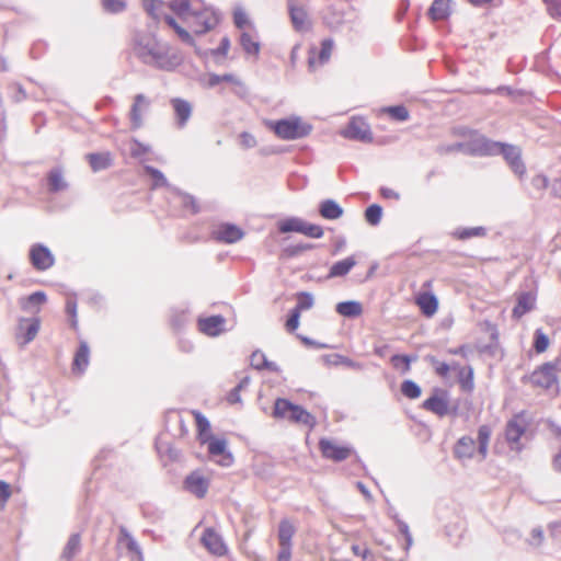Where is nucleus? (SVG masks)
I'll use <instances>...</instances> for the list:
<instances>
[{
    "label": "nucleus",
    "instance_id": "nucleus-1",
    "mask_svg": "<svg viewBox=\"0 0 561 561\" xmlns=\"http://www.w3.org/2000/svg\"><path fill=\"white\" fill-rule=\"evenodd\" d=\"M168 44L157 39L149 32H136L133 36V51L144 64L170 71L176 68L181 58L170 54Z\"/></svg>",
    "mask_w": 561,
    "mask_h": 561
},
{
    "label": "nucleus",
    "instance_id": "nucleus-2",
    "mask_svg": "<svg viewBox=\"0 0 561 561\" xmlns=\"http://www.w3.org/2000/svg\"><path fill=\"white\" fill-rule=\"evenodd\" d=\"M491 434V427L486 424H483L478 428L477 442L468 435L460 437L453 449L455 458L459 460L472 459L476 453V446L478 444V454L480 455L481 460H484L488 456Z\"/></svg>",
    "mask_w": 561,
    "mask_h": 561
},
{
    "label": "nucleus",
    "instance_id": "nucleus-3",
    "mask_svg": "<svg viewBox=\"0 0 561 561\" xmlns=\"http://www.w3.org/2000/svg\"><path fill=\"white\" fill-rule=\"evenodd\" d=\"M220 21L219 13L201 0L193 11L184 18V23L195 35H204L214 30Z\"/></svg>",
    "mask_w": 561,
    "mask_h": 561
},
{
    "label": "nucleus",
    "instance_id": "nucleus-4",
    "mask_svg": "<svg viewBox=\"0 0 561 561\" xmlns=\"http://www.w3.org/2000/svg\"><path fill=\"white\" fill-rule=\"evenodd\" d=\"M265 126L282 140H296L310 135L312 126L300 116L291 115L277 121H266Z\"/></svg>",
    "mask_w": 561,
    "mask_h": 561
},
{
    "label": "nucleus",
    "instance_id": "nucleus-5",
    "mask_svg": "<svg viewBox=\"0 0 561 561\" xmlns=\"http://www.w3.org/2000/svg\"><path fill=\"white\" fill-rule=\"evenodd\" d=\"M526 425L523 414H515L507 421L504 435L511 450L522 451L524 446L520 443V438L526 432Z\"/></svg>",
    "mask_w": 561,
    "mask_h": 561
},
{
    "label": "nucleus",
    "instance_id": "nucleus-6",
    "mask_svg": "<svg viewBox=\"0 0 561 561\" xmlns=\"http://www.w3.org/2000/svg\"><path fill=\"white\" fill-rule=\"evenodd\" d=\"M455 148L465 149L466 152L472 156H497L500 141H494L484 136H479L471 139L466 146L457 144Z\"/></svg>",
    "mask_w": 561,
    "mask_h": 561
},
{
    "label": "nucleus",
    "instance_id": "nucleus-7",
    "mask_svg": "<svg viewBox=\"0 0 561 561\" xmlns=\"http://www.w3.org/2000/svg\"><path fill=\"white\" fill-rule=\"evenodd\" d=\"M342 136L344 138L362 142L373 141L370 126L366 123L364 118L360 117L351 118L346 128L343 129Z\"/></svg>",
    "mask_w": 561,
    "mask_h": 561
},
{
    "label": "nucleus",
    "instance_id": "nucleus-8",
    "mask_svg": "<svg viewBox=\"0 0 561 561\" xmlns=\"http://www.w3.org/2000/svg\"><path fill=\"white\" fill-rule=\"evenodd\" d=\"M558 363L559 362H548L541 365L531 374V382L545 389L552 388L554 385L558 383V378L556 374Z\"/></svg>",
    "mask_w": 561,
    "mask_h": 561
},
{
    "label": "nucleus",
    "instance_id": "nucleus-9",
    "mask_svg": "<svg viewBox=\"0 0 561 561\" xmlns=\"http://www.w3.org/2000/svg\"><path fill=\"white\" fill-rule=\"evenodd\" d=\"M422 408L431 411L439 417L448 415L450 407L447 391L443 389H435L434 393L423 402Z\"/></svg>",
    "mask_w": 561,
    "mask_h": 561
},
{
    "label": "nucleus",
    "instance_id": "nucleus-10",
    "mask_svg": "<svg viewBox=\"0 0 561 561\" xmlns=\"http://www.w3.org/2000/svg\"><path fill=\"white\" fill-rule=\"evenodd\" d=\"M30 261L37 271H46L55 264V257L50 250L41 243L31 247Z\"/></svg>",
    "mask_w": 561,
    "mask_h": 561
},
{
    "label": "nucleus",
    "instance_id": "nucleus-11",
    "mask_svg": "<svg viewBox=\"0 0 561 561\" xmlns=\"http://www.w3.org/2000/svg\"><path fill=\"white\" fill-rule=\"evenodd\" d=\"M319 449L324 458L335 462L347 459L352 453L350 447L337 445L334 440L329 438H321L319 440Z\"/></svg>",
    "mask_w": 561,
    "mask_h": 561
},
{
    "label": "nucleus",
    "instance_id": "nucleus-12",
    "mask_svg": "<svg viewBox=\"0 0 561 561\" xmlns=\"http://www.w3.org/2000/svg\"><path fill=\"white\" fill-rule=\"evenodd\" d=\"M499 154H502L514 173L523 175L526 172L522 152L517 146L500 142Z\"/></svg>",
    "mask_w": 561,
    "mask_h": 561
},
{
    "label": "nucleus",
    "instance_id": "nucleus-13",
    "mask_svg": "<svg viewBox=\"0 0 561 561\" xmlns=\"http://www.w3.org/2000/svg\"><path fill=\"white\" fill-rule=\"evenodd\" d=\"M41 328L38 318L21 319L16 329L15 337L21 346H25L32 342Z\"/></svg>",
    "mask_w": 561,
    "mask_h": 561
},
{
    "label": "nucleus",
    "instance_id": "nucleus-14",
    "mask_svg": "<svg viewBox=\"0 0 561 561\" xmlns=\"http://www.w3.org/2000/svg\"><path fill=\"white\" fill-rule=\"evenodd\" d=\"M184 488L198 499H203L209 488V481L199 471H193L184 480Z\"/></svg>",
    "mask_w": 561,
    "mask_h": 561
},
{
    "label": "nucleus",
    "instance_id": "nucleus-15",
    "mask_svg": "<svg viewBox=\"0 0 561 561\" xmlns=\"http://www.w3.org/2000/svg\"><path fill=\"white\" fill-rule=\"evenodd\" d=\"M244 232L233 224H222L214 232L215 240L224 243H234L241 240Z\"/></svg>",
    "mask_w": 561,
    "mask_h": 561
},
{
    "label": "nucleus",
    "instance_id": "nucleus-16",
    "mask_svg": "<svg viewBox=\"0 0 561 561\" xmlns=\"http://www.w3.org/2000/svg\"><path fill=\"white\" fill-rule=\"evenodd\" d=\"M170 103L174 111L176 126L179 128L185 127L193 113L192 104L181 98H173L171 99Z\"/></svg>",
    "mask_w": 561,
    "mask_h": 561
},
{
    "label": "nucleus",
    "instance_id": "nucleus-17",
    "mask_svg": "<svg viewBox=\"0 0 561 561\" xmlns=\"http://www.w3.org/2000/svg\"><path fill=\"white\" fill-rule=\"evenodd\" d=\"M150 106V100L142 93L136 94L134 103L129 112V118L134 129L142 126V113L147 112Z\"/></svg>",
    "mask_w": 561,
    "mask_h": 561
},
{
    "label": "nucleus",
    "instance_id": "nucleus-18",
    "mask_svg": "<svg viewBox=\"0 0 561 561\" xmlns=\"http://www.w3.org/2000/svg\"><path fill=\"white\" fill-rule=\"evenodd\" d=\"M536 307V295L531 291H522L517 294L516 306L513 308L512 316L520 319L524 314L530 312Z\"/></svg>",
    "mask_w": 561,
    "mask_h": 561
},
{
    "label": "nucleus",
    "instance_id": "nucleus-19",
    "mask_svg": "<svg viewBox=\"0 0 561 561\" xmlns=\"http://www.w3.org/2000/svg\"><path fill=\"white\" fill-rule=\"evenodd\" d=\"M204 546L216 556H224L227 551L226 545L219 534L213 528L205 529L202 536Z\"/></svg>",
    "mask_w": 561,
    "mask_h": 561
},
{
    "label": "nucleus",
    "instance_id": "nucleus-20",
    "mask_svg": "<svg viewBox=\"0 0 561 561\" xmlns=\"http://www.w3.org/2000/svg\"><path fill=\"white\" fill-rule=\"evenodd\" d=\"M225 322V318L220 314L201 318L198 320V329L206 335L217 336L222 332Z\"/></svg>",
    "mask_w": 561,
    "mask_h": 561
},
{
    "label": "nucleus",
    "instance_id": "nucleus-21",
    "mask_svg": "<svg viewBox=\"0 0 561 561\" xmlns=\"http://www.w3.org/2000/svg\"><path fill=\"white\" fill-rule=\"evenodd\" d=\"M46 301V294L42 290H38L28 296L21 297L19 299V305L23 311L28 313H36L41 310V306Z\"/></svg>",
    "mask_w": 561,
    "mask_h": 561
},
{
    "label": "nucleus",
    "instance_id": "nucleus-22",
    "mask_svg": "<svg viewBox=\"0 0 561 561\" xmlns=\"http://www.w3.org/2000/svg\"><path fill=\"white\" fill-rule=\"evenodd\" d=\"M288 11L293 26L297 32H306L309 30L308 14L302 7L296 5L293 0H289Z\"/></svg>",
    "mask_w": 561,
    "mask_h": 561
},
{
    "label": "nucleus",
    "instance_id": "nucleus-23",
    "mask_svg": "<svg viewBox=\"0 0 561 561\" xmlns=\"http://www.w3.org/2000/svg\"><path fill=\"white\" fill-rule=\"evenodd\" d=\"M206 443L208 444V453L211 456L224 455V459L220 462L222 466H230L232 463V455L226 453L227 440L225 438H215L210 435Z\"/></svg>",
    "mask_w": 561,
    "mask_h": 561
},
{
    "label": "nucleus",
    "instance_id": "nucleus-24",
    "mask_svg": "<svg viewBox=\"0 0 561 561\" xmlns=\"http://www.w3.org/2000/svg\"><path fill=\"white\" fill-rule=\"evenodd\" d=\"M416 305L421 312L430 318L433 317L438 309V299L433 293L424 291L417 295Z\"/></svg>",
    "mask_w": 561,
    "mask_h": 561
},
{
    "label": "nucleus",
    "instance_id": "nucleus-25",
    "mask_svg": "<svg viewBox=\"0 0 561 561\" xmlns=\"http://www.w3.org/2000/svg\"><path fill=\"white\" fill-rule=\"evenodd\" d=\"M287 420L293 423L304 424L309 428H313L317 424V420L311 413H309L301 405L295 403L290 409L289 416Z\"/></svg>",
    "mask_w": 561,
    "mask_h": 561
},
{
    "label": "nucleus",
    "instance_id": "nucleus-26",
    "mask_svg": "<svg viewBox=\"0 0 561 561\" xmlns=\"http://www.w3.org/2000/svg\"><path fill=\"white\" fill-rule=\"evenodd\" d=\"M81 549V535L79 533L70 535L60 554V560L72 561L80 553Z\"/></svg>",
    "mask_w": 561,
    "mask_h": 561
},
{
    "label": "nucleus",
    "instance_id": "nucleus-27",
    "mask_svg": "<svg viewBox=\"0 0 561 561\" xmlns=\"http://www.w3.org/2000/svg\"><path fill=\"white\" fill-rule=\"evenodd\" d=\"M343 208L334 199H324L319 204V214L328 220H335L343 216Z\"/></svg>",
    "mask_w": 561,
    "mask_h": 561
},
{
    "label": "nucleus",
    "instance_id": "nucleus-28",
    "mask_svg": "<svg viewBox=\"0 0 561 561\" xmlns=\"http://www.w3.org/2000/svg\"><path fill=\"white\" fill-rule=\"evenodd\" d=\"M90 358V348L85 341H81L75 354L72 362V370L82 374L88 365Z\"/></svg>",
    "mask_w": 561,
    "mask_h": 561
},
{
    "label": "nucleus",
    "instance_id": "nucleus-29",
    "mask_svg": "<svg viewBox=\"0 0 561 561\" xmlns=\"http://www.w3.org/2000/svg\"><path fill=\"white\" fill-rule=\"evenodd\" d=\"M48 190L50 193H58L68 188V183L64 178L62 169L53 168L47 174Z\"/></svg>",
    "mask_w": 561,
    "mask_h": 561
},
{
    "label": "nucleus",
    "instance_id": "nucleus-30",
    "mask_svg": "<svg viewBox=\"0 0 561 561\" xmlns=\"http://www.w3.org/2000/svg\"><path fill=\"white\" fill-rule=\"evenodd\" d=\"M355 265L356 260L354 259V256H348L344 260L337 261L331 266L328 277H343L347 275Z\"/></svg>",
    "mask_w": 561,
    "mask_h": 561
},
{
    "label": "nucleus",
    "instance_id": "nucleus-31",
    "mask_svg": "<svg viewBox=\"0 0 561 561\" xmlns=\"http://www.w3.org/2000/svg\"><path fill=\"white\" fill-rule=\"evenodd\" d=\"M450 0H434L428 9V15L434 21L445 20L450 14Z\"/></svg>",
    "mask_w": 561,
    "mask_h": 561
},
{
    "label": "nucleus",
    "instance_id": "nucleus-32",
    "mask_svg": "<svg viewBox=\"0 0 561 561\" xmlns=\"http://www.w3.org/2000/svg\"><path fill=\"white\" fill-rule=\"evenodd\" d=\"M201 0H171L169 8L182 20L190 14Z\"/></svg>",
    "mask_w": 561,
    "mask_h": 561
},
{
    "label": "nucleus",
    "instance_id": "nucleus-33",
    "mask_svg": "<svg viewBox=\"0 0 561 561\" xmlns=\"http://www.w3.org/2000/svg\"><path fill=\"white\" fill-rule=\"evenodd\" d=\"M87 159L89 161L91 169L94 172L105 170L110 168L112 164V158L108 152L89 153L87 154Z\"/></svg>",
    "mask_w": 561,
    "mask_h": 561
},
{
    "label": "nucleus",
    "instance_id": "nucleus-34",
    "mask_svg": "<svg viewBox=\"0 0 561 561\" xmlns=\"http://www.w3.org/2000/svg\"><path fill=\"white\" fill-rule=\"evenodd\" d=\"M163 20L164 22L171 27L174 30V32L176 33V35L179 36V38L185 43L186 45H190V46H195L196 43H195V39L193 37V35L187 31L185 30L184 27H182L173 16L169 15V14H164L163 15Z\"/></svg>",
    "mask_w": 561,
    "mask_h": 561
},
{
    "label": "nucleus",
    "instance_id": "nucleus-35",
    "mask_svg": "<svg viewBox=\"0 0 561 561\" xmlns=\"http://www.w3.org/2000/svg\"><path fill=\"white\" fill-rule=\"evenodd\" d=\"M339 314L346 318H355L362 314L363 307L358 301L347 300L339 302L335 307Z\"/></svg>",
    "mask_w": 561,
    "mask_h": 561
},
{
    "label": "nucleus",
    "instance_id": "nucleus-36",
    "mask_svg": "<svg viewBox=\"0 0 561 561\" xmlns=\"http://www.w3.org/2000/svg\"><path fill=\"white\" fill-rule=\"evenodd\" d=\"M295 535V527L288 519H282L278 525L279 546H291V539Z\"/></svg>",
    "mask_w": 561,
    "mask_h": 561
},
{
    "label": "nucleus",
    "instance_id": "nucleus-37",
    "mask_svg": "<svg viewBox=\"0 0 561 561\" xmlns=\"http://www.w3.org/2000/svg\"><path fill=\"white\" fill-rule=\"evenodd\" d=\"M453 236L459 240H467L476 237H485L486 229L482 226L470 228H458L453 232Z\"/></svg>",
    "mask_w": 561,
    "mask_h": 561
},
{
    "label": "nucleus",
    "instance_id": "nucleus-38",
    "mask_svg": "<svg viewBox=\"0 0 561 561\" xmlns=\"http://www.w3.org/2000/svg\"><path fill=\"white\" fill-rule=\"evenodd\" d=\"M416 359L417 356L396 354L391 356L390 362L396 369H399L402 374H408L411 370V363Z\"/></svg>",
    "mask_w": 561,
    "mask_h": 561
},
{
    "label": "nucleus",
    "instance_id": "nucleus-39",
    "mask_svg": "<svg viewBox=\"0 0 561 561\" xmlns=\"http://www.w3.org/2000/svg\"><path fill=\"white\" fill-rule=\"evenodd\" d=\"M240 45L249 55L257 56L261 45L250 33L243 32L240 36Z\"/></svg>",
    "mask_w": 561,
    "mask_h": 561
},
{
    "label": "nucleus",
    "instance_id": "nucleus-40",
    "mask_svg": "<svg viewBox=\"0 0 561 561\" xmlns=\"http://www.w3.org/2000/svg\"><path fill=\"white\" fill-rule=\"evenodd\" d=\"M305 220L298 217L287 218L278 224V230L282 233L299 232L301 233Z\"/></svg>",
    "mask_w": 561,
    "mask_h": 561
},
{
    "label": "nucleus",
    "instance_id": "nucleus-41",
    "mask_svg": "<svg viewBox=\"0 0 561 561\" xmlns=\"http://www.w3.org/2000/svg\"><path fill=\"white\" fill-rule=\"evenodd\" d=\"M293 402L284 398H277L274 402L273 416L276 419L287 420L289 416Z\"/></svg>",
    "mask_w": 561,
    "mask_h": 561
},
{
    "label": "nucleus",
    "instance_id": "nucleus-42",
    "mask_svg": "<svg viewBox=\"0 0 561 561\" xmlns=\"http://www.w3.org/2000/svg\"><path fill=\"white\" fill-rule=\"evenodd\" d=\"M144 169H145V172L148 175H150L153 180L152 188L170 187V184H169L167 178L159 169H157L152 165H145Z\"/></svg>",
    "mask_w": 561,
    "mask_h": 561
},
{
    "label": "nucleus",
    "instance_id": "nucleus-43",
    "mask_svg": "<svg viewBox=\"0 0 561 561\" xmlns=\"http://www.w3.org/2000/svg\"><path fill=\"white\" fill-rule=\"evenodd\" d=\"M364 216L370 226H377L381 221L382 207L378 204H371L365 209Z\"/></svg>",
    "mask_w": 561,
    "mask_h": 561
},
{
    "label": "nucleus",
    "instance_id": "nucleus-44",
    "mask_svg": "<svg viewBox=\"0 0 561 561\" xmlns=\"http://www.w3.org/2000/svg\"><path fill=\"white\" fill-rule=\"evenodd\" d=\"M401 392L408 399H417L421 393V387L413 380L407 379L401 383Z\"/></svg>",
    "mask_w": 561,
    "mask_h": 561
},
{
    "label": "nucleus",
    "instance_id": "nucleus-45",
    "mask_svg": "<svg viewBox=\"0 0 561 561\" xmlns=\"http://www.w3.org/2000/svg\"><path fill=\"white\" fill-rule=\"evenodd\" d=\"M297 297V305L295 306V310H298L300 313L301 311L309 310L313 307L314 299L312 294L308 291H299L296 295Z\"/></svg>",
    "mask_w": 561,
    "mask_h": 561
},
{
    "label": "nucleus",
    "instance_id": "nucleus-46",
    "mask_svg": "<svg viewBox=\"0 0 561 561\" xmlns=\"http://www.w3.org/2000/svg\"><path fill=\"white\" fill-rule=\"evenodd\" d=\"M157 450L160 455H167L171 460H178L180 457V450L174 448L170 443L164 442L160 438L157 444Z\"/></svg>",
    "mask_w": 561,
    "mask_h": 561
},
{
    "label": "nucleus",
    "instance_id": "nucleus-47",
    "mask_svg": "<svg viewBox=\"0 0 561 561\" xmlns=\"http://www.w3.org/2000/svg\"><path fill=\"white\" fill-rule=\"evenodd\" d=\"M196 425H197V428H198L199 440H201V443L205 444L208 440L209 436L211 435L209 433L210 423L207 420V417H205L204 415L198 414L196 416Z\"/></svg>",
    "mask_w": 561,
    "mask_h": 561
},
{
    "label": "nucleus",
    "instance_id": "nucleus-48",
    "mask_svg": "<svg viewBox=\"0 0 561 561\" xmlns=\"http://www.w3.org/2000/svg\"><path fill=\"white\" fill-rule=\"evenodd\" d=\"M163 2L161 0H142V7L145 11L153 19L160 20L162 16L159 11L162 8Z\"/></svg>",
    "mask_w": 561,
    "mask_h": 561
},
{
    "label": "nucleus",
    "instance_id": "nucleus-49",
    "mask_svg": "<svg viewBox=\"0 0 561 561\" xmlns=\"http://www.w3.org/2000/svg\"><path fill=\"white\" fill-rule=\"evenodd\" d=\"M386 112L398 122H405L410 117L409 111L404 105L389 106L386 108Z\"/></svg>",
    "mask_w": 561,
    "mask_h": 561
},
{
    "label": "nucleus",
    "instance_id": "nucleus-50",
    "mask_svg": "<svg viewBox=\"0 0 561 561\" xmlns=\"http://www.w3.org/2000/svg\"><path fill=\"white\" fill-rule=\"evenodd\" d=\"M119 534H121V537L126 539V548L130 551V552H135L137 554H140L141 553V550H140V547L138 545V542L135 540V538L129 534V531L127 530L126 527L124 526H121L119 527Z\"/></svg>",
    "mask_w": 561,
    "mask_h": 561
},
{
    "label": "nucleus",
    "instance_id": "nucleus-51",
    "mask_svg": "<svg viewBox=\"0 0 561 561\" xmlns=\"http://www.w3.org/2000/svg\"><path fill=\"white\" fill-rule=\"evenodd\" d=\"M549 346V337L540 329L535 331L534 348L537 353L545 352Z\"/></svg>",
    "mask_w": 561,
    "mask_h": 561
},
{
    "label": "nucleus",
    "instance_id": "nucleus-52",
    "mask_svg": "<svg viewBox=\"0 0 561 561\" xmlns=\"http://www.w3.org/2000/svg\"><path fill=\"white\" fill-rule=\"evenodd\" d=\"M301 233L309 238L319 239L323 236L324 231L321 226L305 221Z\"/></svg>",
    "mask_w": 561,
    "mask_h": 561
},
{
    "label": "nucleus",
    "instance_id": "nucleus-53",
    "mask_svg": "<svg viewBox=\"0 0 561 561\" xmlns=\"http://www.w3.org/2000/svg\"><path fill=\"white\" fill-rule=\"evenodd\" d=\"M333 46H334V42L332 38H325L321 42V49L319 53L320 64H324L330 59Z\"/></svg>",
    "mask_w": 561,
    "mask_h": 561
},
{
    "label": "nucleus",
    "instance_id": "nucleus-54",
    "mask_svg": "<svg viewBox=\"0 0 561 561\" xmlns=\"http://www.w3.org/2000/svg\"><path fill=\"white\" fill-rule=\"evenodd\" d=\"M427 362L434 367L436 374L440 377H446L449 373V365L444 362H439L434 356H427Z\"/></svg>",
    "mask_w": 561,
    "mask_h": 561
},
{
    "label": "nucleus",
    "instance_id": "nucleus-55",
    "mask_svg": "<svg viewBox=\"0 0 561 561\" xmlns=\"http://www.w3.org/2000/svg\"><path fill=\"white\" fill-rule=\"evenodd\" d=\"M66 312L70 317V325L73 329L78 328L77 319V301L73 298H68L66 302Z\"/></svg>",
    "mask_w": 561,
    "mask_h": 561
},
{
    "label": "nucleus",
    "instance_id": "nucleus-56",
    "mask_svg": "<svg viewBox=\"0 0 561 561\" xmlns=\"http://www.w3.org/2000/svg\"><path fill=\"white\" fill-rule=\"evenodd\" d=\"M311 249H313V244L311 243H297L288 245L287 248H285L284 251L288 256H297L300 253L309 251Z\"/></svg>",
    "mask_w": 561,
    "mask_h": 561
},
{
    "label": "nucleus",
    "instance_id": "nucleus-57",
    "mask_svg": "<svg viewBox=\"0 0 561 561\" xmlns=\"http://www.w3.org/2000/svg\"><path fill=\"white\" fill-rule=\"evenodd\" d=\"M551 18L561 20V0H542Z\"/></svg>",
    "mask_w": 561,
    "mask_h": 561
},
{
    "label": "nucleus",
    "instance_id": "nucleus-58",
    "mask_svg": "<svg viewBox=\"0 0 561 561\" xmlns=\"http://www.w3.org/2000/svg\"><path fill=\"white\" fill-rule=\"evenodd\" d=\"M327 360L333 365H345L347 367H356L357 364L352 360L351 358L346 357V356H343V355H339V354H333V355H328L325 356Z\"/></svg>",
    "mask_w": 561,
    "mask_h": 561
},
{
    "label": "nucleus",
    "instance_id": "nucleus-59",
    "mask_svg": "<svg viewBox=\"0 0 561 561\" xmlns=\"http://www.w3.org/2000/svg\"><path fill=\"white\" fill-rule=\"evenodd\" d=\"M102 5L110 13H118L125 9V2L122 0H102Z\"/></svg>",
    "mask_w": 561,
    "mask_h": 561
},
{
    "label": "nucleus",
    "instance_id": "nucleus-60",
    "mask_svg": "<svg viewBox=\"0 0 561 561\" xmlns=\"http://www.w3.org/2000/svg\"><path fill=\"white\" fill-rule=\"evenodd\" d=\"M300 312L298 310L291 309L289 316L286 321V330L288 332H294L299 325Z\"/></svg>",
    "mask_w": 561,
    "mask_h": 561
},
{
    "label": "nucleus",
    "instance_id": "nucleus-61",
    "mask_svg": "<svg viewBox=\"0 0 561 561\" xmlns=\"http://www.w3.org/2000/svg\"><path fill=\"white\" fill-rule=\"evenodd\" d=\"M149 151H150V147L149 146L141 144L137 139L133 140V146L130 148L131 157L138 158V157H140L142 154H146Z\"/></svg>",
    "mask_w": 561,
    "mask_h": 561
},
{
    "label": "nucleus",
    "instance_id": "nucleus-62",
    "mask_svg": "<svg viewBox=\"0 0 561 561\" xmlns=\"http://www.w3.org/2000/svg\"><path fill=\"white\" fill-rule=\"evenodd\" d=\"M233 23L238 28H243L248 23L249 19L242 9H237L233 12Z\"/></svg>",
    "mask_w": 561,
    "mask_h": 561
},
{
    "label": "nucleus",
    "instance_id": "nucleus-63",
    "mask_svg": "<svg viewBox=\"0 0 561 561\" xmlns=\"http://www.w3.org/2000/svg\"><path fill=\"white\" fill-rule=\"evenodd\" d=\"M240 144L243 148L245 149H250V148H254L256 146V139L255 137L248 133V131H242L240 134Z\"/></svg>",
    "mask_w": 561,
    "mask_h": 561
},
{
    "label": "nucleus",
    "instance_id": "nucleus-64",
    "mask_svg": "<svg viewBox=\"0 0 561 561\" xmlns=\"http://www.w3.org/2000/svg\"><path fill=\"white\" fill-rule=\"evenodd\" d=\"M549 180L542 174H537L531 179V185L538 191H542L548 187Z\"/></svg>",
    "mask_w": 561,
    "mask_h": 561
}]
</instances>
